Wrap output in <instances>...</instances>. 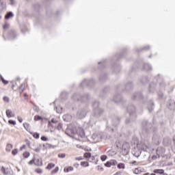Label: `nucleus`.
<instances>
[{
    "instance_id": "14",
    "label": "nucleus",
    "mask_w": 175,
    "mask_h": 175,
    "mask_svg": "<svg viewBox=\"0 0 175 175\" xmlns=\"http://www.w3.org/2000/svg\"><path fill=\"white\" fill-rule=\"evenodd\" d=\"M104 110L102 108H98L97 109H93V116L96 118H100V117H102L103 116Z\"/></svg>"
},
{
    "instance_id": "27",
    "label": "nucleus",
    "mask_w": 175,
    "mask_h": 175,
    "mask_svg": "<svg viewBox=\"0 0 175 175\" xmlns=\"http://www.w3.org/2000/svg\"><path fill=\"white\" fill-rule=\"evenodd\" d=\"M153 173L154 174L167 175V174L165 173V170L163 169H155L153 170Z\"/></svg>"
},
{
    "instance_id": "31",
    "label": "nucleus",
    "mask_w": 175,
    "mask_h": 175,
    "mask_svg": "<svg viewBox=\"0 0 175 175\" xmlns=\"http://www.w3.org/2000/svg\"><path fill=\"white\" fill-rule=\"evenodd\" d=\"M99 106H100V103L98 100H94V103H92L93 110H96L97 109H100V107H99Z\"/></svg>"
},
{
    "instance_id": "37",
    "label": "nucleus",
    "mask_w": 175,
    "mask_h": 175,
    "mask_svg": "<svg viewBox=\"0 0 175 175\" xmlns=\"http://www.w3.org/2000/svg\"><path fill=\"white\" fill-rule=\"evenodd\" d=\"M5 114L8 117V118H11V117H14V115H13V113L12 112V110L7 109L5 111Z\"/></svg>"
},
{
    "instance_id": "8",
    "label": "nucleus",
    "mask_w": 175,
    "mask_h": 175,
    "mask_svg": "<svg viewBox=\"0 0 175 175\" xmlns=\"http://www.w3.org/2000/svg\"><path fill=\"white\" fill-rule=\"evenodd\" d=\"M115 146L117 148L122 149V155H128V154H129V148H130L129 143L124 142L121 146V144H120V142H116L115 143Z\"/></svg>"
},
{
    "instance_id": "10",
    "label": "nucleus",
    "mask_w": 175,
    "mask_h": 175,
    "mask_svg": "<svg viewBox=\"0 0 175 175\" xmlns=\"http://www.w3.org/2000/svg\"><path fill=\"white\" fill-rule=\"evenodd\" d=\"M126 110L127 113L129 114L130 118H133V120H135L136 118H137V115H136V107H135V105H129Z\"/></svg>"
},
{
    "instance_id": "23",
    "label": "nucleus",
    "mask_w": 175,
    "mask_h": 175,
    "mask_svg": "<svg viewBox=\"0 0 175 175\" xmlns=\"http://www.w3.org/2000/svg\"><path fill=\"white\" fill-rule=\"evenodd\" d=\"M167 106L170 110H174L175 107V102L172 98H170L167 101Z\"/></svg>"
},
{
    "instance_id": "26",
    "label": "nucleus",
    "mask_w": 175,
    "mask_h": 175,
    "mask_svg": "<svg viewBox=\"0 0 175 175\" xmlns=\"http://www.w3.org/2000/svg\"><path fill=\"white\" fill-rule=\"evenodd\" d=\"M137 147L141 150V151H146L148 148V146L146 145L144 142H140Z\"/></svg>"
},
{
    "instance_id": "42",
    "label": "nucleus",
    "mask_w": 175,
    "mask_h": 175,
    "mask_svg": "<svg viewBox=\"0 0 175 175\" xmlns=\"http://www.w3.org/2000/svg\"><path fill=\"white\" fill-rule=\"evenodd\" d=\"M55 110L57 114H61L62 113V110H64V108H62V107H56Z\"/></svg>"
},
{
    "instance_id": "35",
    "label": "nucleus",
    "mask_w": 175,
    "mask_h": 175,
    "mask_svg": "<svg viewBox=\"0 0 175 175\" xmlns=\"http://www.w3.org/2000/svg\"><path fill=\"white\" fill-rule=\"evenodd\" d=\"M117 154V152H116V150H109L107 152V155H108L109 157H114V155H116Z\"/></svg>"
},
{
    "instance_id": "17",
    "label": "nucleus",
    "mask_w": 175,
    "mask_h": 175,
    "mask_svg": "<svg viewBox=\"0 0 175 175\" xmlns=\"http://www.w3.org/2000/svg\"><path fill=\"white\" fill-rule=\"evenodd\" d=\"M7 38L10 40H14V39H16L17 38V31L13 29L10 30L7 34Z\"/></svg>"
},
{
    "instance_id": "22",
    "label": "nucleus",
    "mask_w": 175,
    "mask_h": 175,
    "mask_svg": "<svg viewBox=\"0 0 175 175\" xmlns=\"http://www.w3.org/2000/svg\"><path fill=\"white\" fill-rule=\"evenodd\" d=\"M163 154H165V148L163 147H158L156 150V154L157 155L158 158H161Z\"/></svg>"
},
{
    "instance_id": "51",
    "label": "nucleus",
    "mask_w": 175,
    "mask_h": 175,
    "mask_svg": "<svg viewBox=\"0 0 175 175\" xmlns=\"http://www.w3.org/2000/svg\"><path fill=\"white\" fill-rule=\"evenodd\" d=\"M33 110L36 111V113H39V107L36 105V104H33Z\"/></svg>"
},
{
    "instance_id": "18",
    "label": "nucleus",
    "mask_w": 175,
    "mask_h": 175,
    "mask_svg": "<svg viewBox=\"0 0 175 175\" xmlns=\"http://www.w3.org/2000/svg\"><path fill=\"white\" fill-rule=\"evenodd\" d=\"M75 135H77L79 139H85V132H84V129L82 128L77 129Z\"/></svg>"
},
{
    "instance_id": "1",
    "label": "nucleus",
    "mask_w": 175,
    "mask_h": 175,
    "mask_svg": "<svg viewBox=\"0 0 175 175\" xmlns=\"http://www.w3.org/2000/svg\"><path fill=\"white\" fill-rule=\"evenodd\" d=\"M125 55H126V49H123L122 52L116 54L111 60L103 59L98 62V69H105L109 64H112V72L115 73V75H118V73L121 72V65L117 64L116 62H117V61H121L122 58L125 57Z\"/></svg>"
},
{
    "instance_id": "43",
    "label": "nucleus",
    "mask_w": 175,
    "mask_h": 175,
    "mask_svg": "<svg viewBox=\"0 0 175 175\" xmlns=\"http://www.w3.org/2000/svg\"><path fill=\"white\" fill-rule=\"evenodd\" d=\"M30 135H32L33 137H34V139H39V137H40V134H39L38 133H32V132H29Z\"/></svg>"
},
{
    "instance_id": "28",
    "label": "nucleus",
    "mask_w": 175,
    "mask_h": 175,
    "mask_svg": "<svg viewBox=\"0 0 175 175\" xmlns=\"http://www.w3.org/2000/svg\"><path fill=\"white\" fill-rule=\"evenodd\" d=\"M34 10L36 12H37V13H40L41 12L43 11V7L40 6V5H39V3H36L33 5Z\"/></svg>"
},
{
    "instance_id": "52",
    "label": "nucleus",
    "mask_w": 175,
    "mask_h": 175,
    "mask_svg": "<svg viewBox=\"0 0 175 175\" xmlns=\"http://www.w3.org/2000/svg\"><path fill=\"white\" fill-rule=\"evenodd\" d=\"M90 159V162H94V163H96V165L98 163V159H96L95 161V157H94V156H91L90 159Z\"/></svg>"
},
{
    "instance_id": "47",
    "label": "nucleus",
    "mask_w": 175,
    "mask_h": 175,
    "mask_svg": "<svg viewBox=\"0 0 175 175\" xmlns=\"http://www.w3.org/2000/svg\"><path fill=\"white\" fill-rule=\"evenodd\" d=\"M43 117L39 116V115H36L34 116V121H42Z\"/></svg>"
},
{
    "instance_id": "20",
    "label": "nucleus",
    "mask_w": 175,
    "mask_h": 175,
    "mask_svg": "<svg viewBox=\"0 0 175 175\" xmlns=\"http://www.w3.org/2000/svg\"><path fill=\"white\" fill-rule=\"evenodd\" d=\"M110 92V87L106 86L100 94V98H106V95Z\"/></svg>"
},
{
    "instance_id": "36",
    "label": "nucleus",
    "mask_w": 175,
    "mask_h": 175,
    "mask_svg": "<svg viewBox=\"0 0 175 175\" xmlns=\"http://www.w3.org/2000/svg\"><path fill=\"white\" fill-rule=\"evenodd\" d=\"M149 81L150 80L148 77H142L140 79V83H142V84H146V83H148Z\"/></svg>"
},
{
    "instance_id": "55",
    "label": "nucleus",
    "mask_w": 175,
    "mask_h": 175,
    "mask_svg": "<svg viewBox=\"0 0 175 175\" xmlns=\"http://www.w3.org/2000/svg\"><path fill=\"white\" fill-rule=\"evenodd\" d=\"M140 172H142V168L140 167L135 168L134 170L135 174H139Z\"/></svg>"
},
{
    "instance_id": "46",
    "label": "nucleus",
    "mask_w": 175,
    "mask_h": 175,
    "mask_svg": "<svg viewBox=\"0 0 175 175\" xmlns=\"http://www.w3.org/2000/svg\"><path fill=\"white\" fill-rule=\"evenodd\" d=\"M81 166L83 167H88L90 166V163H88V161H81Z\"/></svg>"
},
{
    "instance_id": "48",
    "label": "nucleus",
    "mask_w": 175,
    "mask_h": 175,
    "mask_svg": "<svg viewBox=\"0 0 175 175\" xmlns=\"http://www.w3.org/2000/svg\"><path fill=\"white\" fill-rule=\"evenodd\" d=\"M9 27H10V24L9 23L5 22L3 25V29L6 31V29H9Z\"/></svg>"
},
{
    "instance_id": "63",
    "label": "nucleus",
    "mask_w": 175,
    "mask_h": 175,
    "mask_svg": "<svg viewBox=\"0 0 175 175\" xmlns=\"http://www.w3.org/2000/svg\"><path fill=\"white\" fill-rule=\"evenodd\" d=\"M105 166L106 167H111V161H107L106 163H105Z\"/></svg>"
},
{
    "instance_id": "30",
    "label": "nucleus",
    "mask_w": 175,
    "mask_h": 175,
    "mask_svg": "<svg viewBox=\"0 0 175 175\" xmlns=\"http://www.w3.org/2000/svg\"><path fill=\"white\" fill-rule=\"evenodd\" d=\"M139 144V139L137 137H133L131 141V146L132 147H137V146Z\"/></svg>"
},
{
    "instance_id": "11",
    "label": "nucleus",
    "mask_w": 175,
    "mask_h": 175,
    "mask_svg": "<svg viewBox=\"0 0 175 175\" xmlns=\"http://www.w3.org/2000/svg\"><path fill=\"white\" fill-rule=\"evenodd\" d=\"M77 129V128H76V126L75 125H69L66 129L65 133L67 135V136L73 137L75 135H76Z\"/></svg>"
},
{
    "instance_id": "21",
    "label": "nucleus",
    "mask_w": 175,
    "mask_h": 175,
    "mask_svg": "<svg viewBox=\"0 0 175 175\" xmlns=\"http://www.w3.org/2000/svg\"><path fill=\"white\" fill-rule=\"evenodd\" d=\"M137 65H138L137 68H139V66H140V62H136L135 63H134L133 66L128 72L129 77H131L132 73H133V72H135Z\"/></svg>"
},
{
    "instance_id": "25",
    "label": "nucleus",
    "mask_w": 175,
    "mask_h": 175,
    "mask_svg": "<svg viewBox=\"0 0 175 175\" xmlns=\"http://www.w3.org/2000/svg\"><path fill=\"white\" fill-rule=\"evenodd\" d=\"M150 48L151 46H150V45H146L141 49H135V51L138 53H143V51H148V50H150Z\"/></svg>"
},
{
    "instance_id": "5",
    "label": "nucleus",
    "mask_w": 175,
    "mask_h": 175,
    "mask_svg": "<svg viewBox=\"0 0 175 175\" xmlns=\"http://www.w3.org/2000/svg\"><path fill=\"white\" fill-rule=\"evenodd\" d=\"M134 85L133 82L129 81L124 85V88H122V83H119L115 86V91H120V92H124V91H126V92H129L130 91H132L133 90Z\"/></svg>"
},
{
    "instance_id": "58",
    "label": "nucleus",
    "mask_w": 175,
    "mask_h": 175,
    "mask_svg": "<svg viewBox=\"0 0 175 175\" xmlns=\"http://www.w3.org/2000/svg\"><path fill=\"white\" fill-rule=\"evenodd\" d=\"M36 161V159L33 157L31 161L28 162L29 165H35V161Z\"/></svg>"
},
{
    "instance_id": "39",
    "label": "nucleus",
    "mask_w": 175,
    "mask_h": 175,
    "mask_svg": "<svg viewBox=\"0 0 175 175\" xmlns=\"http://www.w3.org/2000/svg\"><path fill=\"white\" fill-rule=\"evenodd\" d=\"M133 121H136V120H133V118H127L125 120V124H126V125H131L132 124V122H133Z\"/></svg>"
},
{
    "instance_id": "7",
    "label": "nucleus",
    "mask_w": 175,
    "mask_h": 175,
    "mask_svg": "<svg viewBox=\"0 0 175 175\" xmlns=\"http://www.w3.org/2000/svg\"><path fill=\"white\" fill-rule=\"evenodd\" d=\"M95 86V81L94 79H85L79 84L80 88H94Z\"/></svg>"
},
{
    "instance_id": "34",
    "label": "nucleus",
    "mask_w": 175,
    "mask_h": 175,
    "mask_svg": "<svg viewBox=\"0 0 175 175\" xmlns=\"http://www.w3.org/2000/svg\"><path fill=\"white\" fill-rule=\"evenodd\" d=\"M5 10H6V3L0 1V13H2Z\"/></svg>"
},
{
    "instance_id": "40",
    "label": "nucleus",
    "mask_w": 175,
    "mask_h": 175,
    "mask_svg": "<svg viewBox=\"0 0 175 175\" xmlns=\"http://www.w3.org/2000/svg\"><path fill=\"white\" fill-rule=\"evenodd\" d=\"M53 167H55V164L53 163H48L47 166L46 167V169L47 170H51V169H53Z\"/></svg>"
},
{
    "instance_id": "45",
    "label": "nucleus",
    "mask_w": 175,
    "mask_h": 175,
    "mask_svg": "<svg viewBox=\"0 0 175 175\" xmlns=\"http://www.w3.org/2000/svg\"><path fill=\"white\" fill-rule=\"evenodd\" d=\"M65 173H69V172H73V167L69 166L64 168Z\"/></svg>"
},
{
    "instance_id": "15",
    "label": "nucleus",
    "mask_w": 175,
    "mask_h": 175,
    "mask_svg": "<svg viewBox=\"0 0 175 175\" xmlns=\"http://www.w3.org/2000/svg\"><path fill=\"white\" fill-rule=\"evenodd\" d=\"M131 154H133L135 158H139L142 154V150H140L137 146H133L131 150Z\"/></svg>"
},
{
    "instance_id": "54",
    "label": "nucleus",
    "mask_w": 175,
    "mask_h": 175,
    "mask_svg": "<svg viewBox=\"0 0 175 175\" xmlns=\"http://www.w3.org/2000/svg\"><path fill=\"white\" fill-rule=\"evenodd\" d=\"M29 155H31V153H29V152L26 151V152H23V157L25 159L29 158Z\"/></svg>"
},
{
    "instance_id": "33",
    "label": "nucleus",
    "mask_w": 175,
    "mask_h": 175,
    "mask_svg": "<svg viewBox=\"0 0 175 175\" xmlns=\"http://www.w3.org/2000/svg\"><path fill=\"white\" fill-rule=\"evenodd\" d=\"M158 155H155V154H153V155H150L148 158V162H149V163H151L152 162V161H157V159H158Z\"/></svg>"
},
{
    "instance_id": "9",
    "label": "nucleus",
    "mask_w": 175,
    "mask_h": 175,
    "mask_svg": "<svg viewBox=\"0 0 175 175\" xmlns=\"http://www.w3.org/2000/svg\"><path fill=\"white\" fill-rule=\"evenodd\" d=\"M159 75L155 77L154 81L150 83L148 87L149 94H155V92H157V90L158 88L157 84H159V83H158V81H157V77H158Z\"/></svg>"
},
{
    "instance_id": "49",
    "label": "nucleus",
    "mask_w": 175,
    "mask_h": 175,
    "mask_svg": "<svg viewBox=\"0 0 175 175\" xmlns=\"http://www.w3.org/2000/svg\"><path fill=\"white\" fill-rule=\"evenodd\" d=\"M1 172L5 175H8V174H9V173H10V172L6 171V168H5V167H3V166L1 167Z\"/></svg>"
},
{
    "instance_id": "44",
    "label": "nucleus",
    "mask_w": 175,
    "mask_h": 175,
    "mask_svg": "<svg viewBox=\"0 0 175 175\" xmlns=\"http://www.w3.org/2000/svg\"><path fill=\"white\" fill-rule=\"evenodd\" d=\"M12 148H13V145H12V144H8L6 146L5 150L7 151V152H10Z\"/></svg>"
},
{
    "instance_id": "62",
    "label": "nucleus",
    "mask_w": 175,
    "mask_h": 175,
    "mask_svg": "<svg viewBox=\"0 0 175 175\" xmlns=\"http://www.w3.org/2000/svg\"><path fill=\"white\" fill-rule=\"evenodd\" d=\"M8 124L10 125H16V121L13 120H8Z\"/></svg>"
},
{
    "instance_id": "50",
    "label": "nucleus",
    "mask_w": 175,
    "mask_h": 175,
    "mask_svg": "<svg viewBox=\"0 0 175 175\" xmlns=\"http://www.w3.org/2000/svg\"><path fill=\"white\" fill-rule=\"evenodd\" d=\"M59 170V167H55V169L51 171V174L52 175L55 174V173H58Z\"/></svg>"
},
{
    "instance_id": "6",
    "label": "nucleus",
    "mask_w": 175,
    "mask_h": 175,
    "mask_svg": "<svg viewBox=\"0 0 175 175\" xmlns=\"http://www.w3.org/2000/svg\"><path fill=\"white\" fill-rule=\"evenodd\" d=\"M156 80L157 83H159V87L160 88V91L157 92V96L158 99L159 100H163V92H162L163 90H165V82L163 81V77L162 75H159L157 77H156Z\"/></svg>"
},
{
    "instance_id": "19",
    "label": "nucleus",
    "mask_w": 175,
    "mask_h": 175,
    "mask_svg": "<svg viewBox=\"0 0 175 175\" xmlns=\"http://www.w3.org/2000/svg\"><path fill=\"white\" fill-rule=\"evenodd\" d=\"M120 122H121V118L118 116H114L113 118H112L111 124L113 126H118V125H120Z\"/></svg>"
},
{
    "instance_id": "29",
    "label": "nucleus",
    "mask_w": 175,
    "mask_h": 175,
    "mask_svg": "<svg viewBox=\"0 0 175 175\" xmlns=\"http://www.w3.org/2000/svg\"><path fill=\"white\" fill-rule=\"evenodd\" d=\"M63 120L65 122H70L72 121V116L69 113L65 114L63 116Z\"/></svg>"
},
{
    "instance_id": "60",
    "label": "nucleus",
    "mask_w": 175,
    "mask_h": 175,
    "mask_svg": "<svg viewBox=\"0 0 175 175\" xmlns=\"http://www.w3.org/2000/svg\"><path fill=\"white\" fill-rule=\"evenodd\" d=\"M57 131L62 130V123H61V122L58 123V124L57 126Z\"/></svg>"
},
{
    "instance_id": "53",
    "label": "nucleus",
    "mask_w": 175,
    "mask_h": 175,
    "mask_svg": "<svg viewBox=\"0 0 175 175\" xmlns=\"http://www.w3.org/2000/svg\"><path fill=\"white\" fill-rule=\"evenodd\" d=\"M118 169H124L125 167V164L124 163H120L117 165Z\"/></svg>"
},
{
    "instance_id": "13",
    "label": "nucleus",
    "mask_w": 175,
    "mask_h": 175,
    "mask_svg": "<svg viewBox=\"0 0 175 175\" xmlns=\"http://www.w3.org/2000/svg\"><path fill=\"white\" fill-rule=\"evenodd\" d=\"M116 93L113 95V100L115 102V103H121L123 100L122 96L121 94L118 93L120 92V91H116Z\"/></svg>"
},
{
    "instance_id": "59",
    "label": "nucleus",
    "mask_w": 175,
    "mask_h": 175,
    "mask_svg": "<svg viewBox=\"0 0 175 175\" xmlns=\"http://www.w3.org/2000/svg\"><path fill=\"white\" fill-rule=\"evenodd\" d=\"M41 140L42 142H49V138L47 137H46L45 135H42L41 137Z\"/></svg>"
},
{
    "instance_id": "4",
    "label": "nucleus",
    "mask_w": 175,
    "mask_h": 175,
    "mask_svg": "<svg viewBox=\"0 0 175 175\" xmlns=\"http://www.w3.org/2000/svg\"><path fill=\"white\" fill-rule=\"evenodd\" d=\"M91 99V96L88 93L81 95L79 92H76L72 96L75 102H81V103H88Z\"/></svg>"
},
{
    "instance_id": "12",
    "label": "nucleus",
    "mask_w": 175,
    "mask_h": 175,
    "mask_svg": "<svg viewBox=\"0 0 175 175\" xmlns=\"http://www.w3.org/2000/svg\"><path fill=\"white\" fill-rule=\"evenodd\" d=\"M88 110V107H85L83 109H79L77 113V117L80 119L85 118V116H87V111Z\"/></svg>"
},
{
    "instance_id": "2",
    "label": "nucleus",
    "mask_w": 175,
    "mask_h": 175,
    "mask_svg": "<svg viewBox=\"0 0 175 175\" xmlns=\"http://www.w3.org/2000/svg\"><path fill=\"white\" fill-rule=\"evenodd\" d=\"M142 133L148 136L151 135V132L153 133V137L152 138V143L156 146H158L161 143V136L158 134V129L152 126V124L147 120H143L142 122Z\"/></svg>"
},
{
    "instance_id": "24",
    "label": "nucleus",
    "mask_w": 175,
    "mask_h": 175,
    "mask_svg": "<svg viewBox=\"0 0 175 175\" xmlns=\"http://www.w3.org/2000/svg\"><path fill=\"white\" fill-rule=\"evenodd\" d=\"M143 70H146V72H150L152 70V66H151L150 63H144Z\"/></svg>"
},
{
    "instance_id": "57",
    "label": "nucleus",
    "mask_w": 175,
    "mask_h": 175,
    "mask_svg": "<svg viewBox=\"0 0 175 175\" xmlns=\"http://www.w3.org/2000/svg\"><path fill=\"white\" fill-rule=\"evenodd\" d=\"M83 156H84V158H87L90 159L91 158V153L85 152Z\"/></svg>"
},
{
    "instance_id": "3",
    "label": "nucleus",
    "mask_w": 175,
    "mask_h": 175,
    "mask_svg": "<svg viewBox=\"0 0 175 175\" xmlns=\"http://www.w3.org/2000/svg\"><path fill=\"white\" fill-rule=\"evenodd\" d=\"M132 100H139L140 103L142 105H147V109L149 113H152L154 109H155V104L152 100H147V97L143 96V93L142 92H137L133 94L131 96Z\"/></svg>"
},
{
    "instance_id": "56",
    "label": "nucleus",
    "mask_w": 175,
    "mask_h": 175,
    "mask_svg": "<svg viewBox=\"0 0 175 175\" xmlns=\"http://www.w3.org/2000/svg\"><path fill=\"white\" fill-rule=\"evenodd\" d=\"M100 159H101L102 162H105V161H106V159H107V155H106V154L101 155Z\"/></svg>"
},
{
    "instance_id": "64",
    "label": "nucleus",
    "mask_w": 175,
    "mask_h": 175,
    "mask_svg": "<svg viewBox=\"0 0 175 175\" xmlns=\"http://www.w3.org/2000/svg\"><path fill=\"white\" fill-rule=\"evenodd\" d=\"M111 166H116V165H117V161L116 160H111Z\"/></svg>"
},
{
    "instance_id": "32",
    "label": "nucleus",
    "mask_w": 175,
    "mask_h": 175,
    "mask_svg": "<svg viewBox=\"0 0 175 175\" xmlns=\"http://www.w3.org/2000/svg\"><path fill=\"white\" fill-rule=\"evenodd\" d=\"M12 17H14V14L12 11L8 12L5 15V20H10Z\"/></svg>"
},
{
    "instance_id": "41",
    "label": "nucleus",
    "mask_w": 175,
    "mask_h": 175,
    "mask_svg": "<svg viewBox=\"0 0 175 175\" xmlns=\"http://www.w3.org/2000/svg\"><path fill=\"white\" fill-rule=\"evenodd\" d=\"M68 98V94H66V92H62L60 94V99L65 100Z\"/></svg>"
},
{
    "instance_id": "38",
    "label": "nucleus",
    "mask_w": 175,
    "mask_h": 175,
    "mask_svg": "<svg viewBox=\"0 0 175 175\" xmlns=\"http://www.w3.org/2000/svg\"><path fill=\"white\" fill-rule=\"evenodd\" d=\"M36 166H42L43 165V161H42V159H37L35 161Z\"/></svg>"
},
{
    "instance_id": "61",
    "label": "nucleus",
    "mask_w": 175,
    "mask_h": 175,
    "mask_svg": "<svg viewBox=\"0 0 175 175\" xmlns=\"http://www.w3.org/2000/svg\"><path fill=\"white\" fill-rule=\"evenodd\" d=\"M23 126L28 132V128H29V124L27 122L23 123Z\"/></svg>"
},
{
    "instance_id": "16",
    "label": "nucleus",
    "mask_w": 175,
    "mask_h": 175,
    "mask_svg": "<svg viewBox=\"0 0 175 175\" xmlns=\"http://www.w3.org/2000/svg\"><path fill=\"white\" fill-rule=\"evenodd\" d=\"M108 79H109V75L107 73L103 72L99 75L98 81L102 84L103 83H106Z\"/></svg>"
}]
</instances>
